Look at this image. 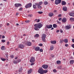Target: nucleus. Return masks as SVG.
Segmentation results:
<instances>
[{
    "mask_svg": "<svg viewBox=\"0 0 74 74\" xmlns=\"http://www.w3.org/2000/svg\"><path fill=\"white\" fill-rule=\"evenodd\" d=\"M46 37H47V35H46L45 34H44L42 35V40L43 42H45V40Z\"/></svg>",
    "mask_w": 74,
    "mask_h": 74,
    "instance_id": "nucleus-1",
    "label": "nucleus"
},
{
    "mask_svg": "<svg viewBox=\"0 0 74 74\" xmlns=\"http://www.w3.org/2000/svg\"><path fill=\"white\" fill-rule=\"evenodd\" d=\"M38 72L40 74H43V69L42 68H39Z\"/></svg>",
    "mask_w": 74,
    "mask_h": 74,
    "instance_id": "nucleus-2",
    "label": "nucleus"
},
{
    "mask_svg": "<svg viewBox=\"0 0 74 74\" xmlns=\"http://www.w3.org/2000/svg\"><path fill=\"white\" fill-rule=\"evenodd\" d=\"M32 3H29L27 4L25 6L26 8H30L32 7Z\"/></svg>",
    "mask_w": 74,
    "mask_h": 74,
    "instance_id": "nucleus-3",
    "label": "nucleus"
},
{
    "mask_svg": "<svg viewBox=\"0 0 74 74\" xmlns=\"http://www.w3.org/2000/svg\"><path fill=\"white\" fill-rule=\"evenodd\" d=\"M20 62H21V60L20 59H18L17 60H14L13 63L14 64H17L18 63H19Z\"/></svg>",
    "mask_w": 74,
    "mask_h": 74,
    "instance_id": "nucleus-4",
    "label": "nucleus"
},
{
    "mask_svg": "<svg viewBox=\"0 0 74 74\" xmlns=\"http://www.w3.org/2000/svg\"><path fill=\"white\" fill-rule=\"evenodd\" d=\"M34 29L35 30H39L40 29H39V27H38V25H37V24H35L34 25Z\"/></svg>",
    "mask_w": 74,
    "mask_h": 74,
    "instance_id": "nucleus-5",
    "label": "nucleus"
},
{
    "mask_svg": "<svg viewBox=\"0 0 74 74\" xmlns=\"http://www.w3.org/2000/svg\"><path fill=\"white\" fill-rule=\"evenodd\" d=\"M18 47L21 49H23L25 48V45L23 44H20L18 45Z\"/></svg>",
    "mask_w": 74,
    "mask_h": 74,
    "instance_id": "nucleus-6",
    "label": "nucleus"
},
{
    "mask_svg": "<svg viewBox=\"0 0 74 74\" xmlns=\"http://www.w3.org/2000/svg\"><path fill=\"white\" fill-rule=\"evenodd\" d=\"M35 61V58L34 57H31L29 61L31 63H33Z\"/></svg>",
    "mask_w": 74,
    "mask_h": 74,
    "instance_id": "nucleus-7",
    "label": "nucleus"
},
{
    "mask_svg": "<svg viewBox=\"0 0 74 74\" xmlns=\"http://www.w3.org/2000/svg\"><path fill=\"white\" fill-rule=\"evenodd\" d=\"M61 1H62V0H56L55 4L56 5L60 4L61 3Z\"/></svg>",
    "mask_w": 74,
    "mask_h": 74,
    "instance_id": "nucleus-8",
    "label": "nucleus"
},
{
    "mask_svg": "<svg viewBox=\"0 0 74 74\" xmlns=\"http://www.w3.org/2000/svg\"><path fill=\"white\" fill-rule=\"evenodd\" d=\"M14 6L15 7H19L22 6V4L21 3H15Z\"/></svg>",
    "mask_w": 74,
    "mask_h": 74,
    "instance_id": "nucleus-9",
    "label": "nucleus"
},
{
    "mask_svg": "<svg viewBox=\"0 0 74 74\" xmlns=\"http://www.w3.org/2000/svg\"><path fill=\"white\" fill-rule=\"evenodd\" d=\"M37 25L38 27H39V28L40 29V28L42 27V26H43V24H42L41 23H39L37 24Z\"/></svg>",
    "mask_w": 74,
    "mask_h": 74,
    "instance_id": "nucleus-10",
    "label": "nucleus"
},
{
    "mask_svg": "<svg viewBox=\"0 0 74 74\" xmlns=\"http://www.w3.org/2000/svg\"><path fill=\"white\" fill-rule=\"evenodd\" d=\"M46 27L47 29H51L52 27V25H47Z\"/></svg>",
    "mask_w": 74,
    "mask_h": 74,
    "instance_id": "nucleus-11",
    "label": "nucleus"
},
{
    "mask_svg": "<svg viewBox=\"0 0 74 74\" xmlns=\"http://www.w3.org/2000/svg\"><path fill=\"white\" fill-rule=\"evenodd\" d=\"M48 66L47 65L44 64L42 66V67L44 69H47L48 68Z\"/></svg>",
    "mask_w": 74,
    "mask_h": 74,
    "instance_id": "nucleus-12",
    "label": "nucleus"
},
{
    "mask_svg": "<svg viewBox=\"0 0 74 74\" xmlns=\"http://www.w3.org/2000/svg\"><path fill=\"white\" fill-rule=\"evenodd\" d=\"M40 49V48L39 47H37L35 48V51H38Z\"/></svg>",
    "mask_w": 74,
    "mask_h": 74,
    "instance_id": "nucleus-13",
    "label": "nucleus"
},
{
    "mask_svg": "<svg viewBox=\"0 0 74 74\" xmlns=\"http://www.w3.org/2000/svg\"><path fill=\"white\" fill-rule=\"evenodd\" d=\"M27 45L28 46H31L32 45V42H27Z\"/></svg>",
    "mask_w": 74,
    "mask_h": 74,
    "instance_id": "nucleus-14",
    "label": "nucleus"
},
{
    "mask_svg": "<svg viewBox=\"0 0 74 74\" xmlns=\"http://www.w3.org/2000/svg\"><path fill=\"white\" fill-rule=\"evenodd\" d=\"M66 29H70L71 28V25L66 26L65 27Z\"/></svg>",
    "mask_w": 74,
    "mask_h": 74,
    "instance_id": "nucleus-15",
    "label": "nucleus"
},
{
    "mask_svg": "<svg viewBox=\"0 0 74 74\" xmlns=\"http://www.w3.org/2000/svg\"><path fill=\"white\" fill-rule=\"evenodd\" d=\"M67 21V19L66 18H63L62 20V21L63 22H66Z\"/></svg>",
    "mask_w": 74,
    "mask_h": 74,
    "instance_id": "nucleus-16",
    "label": "nucleus"
},
{
    "mask_svg": "<svg viewBox=\"0 0 74 74\" xmlns=\"http://www.w3.org/2000/svg\"><path fill=\"white\" fill-rule=\"evenodd\" d=\"M54 14L53 13H50L49 14V16H50V17H51Z\"/></svg>",
    "mask_w": 74,
    "mask_h": 74,
    "instance_id": "nucleus-17",
    "label": "nucleus"
},
{
    "mask_svg": "<svg viewBox=\"0 0 74 74\" xmlns=\"http://www.w3.org/2000/svg\"><path fill=\"white\" fill-rule=\"evenodd\" d=\"M51 44H55L56 43V41H51Z\"/></svg>",
    "mask_w": 74,
    "mask_h": 74,
    "instance_id": "nucleus-18",
    "label": "nucleus"
},
{
    "mask_svg": "<svg viewBox=\"0 0 74 74\" xmlns=\"http://www.w3.org/2000/svg\"><path fill=\"white\" fill-rule=\"evenodd\" d=\"M63 11H67V7H64L63 8Z\"/></svg>",
    "mask_w": 74,
    "mask_h": 74,
    "instance_id": "nucleus-19",
    "label": "nucleus"
},
{
    "mask_svg": "<svg viewBox=\"0 0 74 74\" xmlns=\"http://www.w3.org/2000/svg\"><path fill=\"white\" fill-rule=\"evenodd\" d=\"M61 4L62 5H66V2L64 1H62V2Z\"/></svg>",
    "mask_w": 74,
    "mask_h": 74,
    "instance_id": "nucleus-20",
    "label": "nucleus"
},
{
    "mask_svg": "<svg viewBox=\"0 0 74 74\" xmlns=\"http://www.w3.org/2000/svg\"><path fill=\"white\" fill-rule=\"evenodd\" d=\"M53 27L54 28H56L58 27V25L55 24H53Z\"/></svg>",
    "mask_w": 74,
    "mask_h": 74,
    "instance_id": "nucleus-21",
    "label": "nucleus"
},
{
    "mask_svg": "<svg viewBox=\"0 0 74 74\" xmlns=\"http://www.w3.org/2000/svg\"><path fill=\"white\" fill-rule=\"evenodd\" d=\"M5 49V46H3L1 47V50H2L3 51H4Z\"/></svg>",
    "mask_w": 74,
    "mask_h": 74,
    "instance_id": "nucleus-22",
    "label": "nucleus"
},
{
    "mask_svg": "<svg viewBox=\"0 0 74 74\" xmlns=\"http://www.w3.org/2000/svg\"><path fill=\"white\" fill-rule=\"evenodd\" d=\"M34 37H36V38H38V37H40V35H39V34H35V36H34Z\"/></svg>",
    "mask_w": 74,
    "mask_h": 74,
    "instance_id": "nucleus-23",
    "label": "nucleus"
},
{
    "mask_svg": "<svg viewBox=\"0 0 74 74\" xmlns=\"http://www.w3.org/2000/svg\"><path fill=\"white\" fill-rule=\"evenodd\" d=\"M69 15L71 16L74 17V12L71 13L69 14Z\"/></svg>",
    "mask_w": 74,
    "mask_h": 74,
    "instance_id": "nucleus-24",
    "label": "nucleus"
},
{
    "mask_svg": "<svg viewBox=\"0 0 74 74\" xmlns=\"http://www.w3.org/2000/svg\"><path fill=\"white\" fill-rule=\"evenodd\" d=\"M70 64H73L74 63V60H71L70 61Z\"/></svg>",
    "mask_w": 74,
    "mask_h": 74,
    "instance_id": "nucleus-25",
    "label": "nucleus"
},
{
    "mask_svg": "<svg viewBox=\"0 0 74 74\" xmlns=\"http://www.w3.org/2000/svg\"><path fill=\"white\" fill-rule=\"evenodd\" d=\"M63 41L65 42V43H67V42H68V40L67 39H66L64 40Z\"/></svg>",
    "mask_w": 74,
    "mask_h": 74,
    "instance_id": "nucleus-26",
    "label": "nucleus"
},
{
    "mask_svg": "<svg viewBox=\"0 0 74 74\" xmlns=\"http://www.w3.org/2000/svg\"><path fill=\"white\" fill-rule=\"evenodd\" d=\"M32 69H31L29 70L28 71V73L29 74H30V73H32Z\"/></svg>",
    "mask_w": 74,
    "mask_h": 74,
    "instance_id": "nucleus-27",
    "label": "nucleus"
},
{
    "mask_svg": "<svg viewBox=\"0 0 74 74\" xmlns=\"http://www.w3.org/2000/svg\"><path fill=\"white\" fill-rule=\"evenodd\" d=\"M56 63L58 64H60L61 63V61H60L58 60L57 61Z\"/></svg>",
    "mask_w": 74,
    "mask_h": 74,
    "instance_id": "nucleus-28",
    "label": "nucleus"
},
{
    "mask_svg": "<svg viewBox=\"0 0 74 74\" xmlns=\"http://www.w3.org/2000/svg\"><path fill=\"white\" fill-rule=\"evenodd\" d=\"M48 72V71L47 70H43V74H44V73H47Z\"/></svg>",
    "mask_w": 74,
    "mask_h": 74,
    "instance_id": "nucleus-29",
    "label": "nucleus"
},
{
    "mask_svg": "<svg viewBox=\"0 0 74 74\" xmlns=\"http://www.w3.org/2000/svg\"><path fill=\"white\" fill-rule=\"evenodd\" d=\"M1 59L2 61H5V60H6V59L5 58H1Z\"/></svg>",
    "mask_w": 74,
    "mask_h": 74,
    "instance_id": "nucleus-30",
    "label": "nucleus"
},
{
    "mask_svg": "<svg viewBox=\"0 0 74 74\" xmlns=\"http://www.w3.org/2000/svg\"><path fill=\"white\" fill-rule=\"evenodd\" d=\"M44 4H45V5H47V4H48V2L45 1L44 2Z\"/></svg>",
    "mask_w": 74,
    "mask_h": 74,
    "instance_id": "nucleus-31",
    "label": "nucleus"
},
{
    "mask_svg": "<svg viewBox=\"0 0 74 74\" xmlns=\"http://www.w3.org/2000/svg\"><path fill=\"white\" fill-rule=\"evenodd\" d=\"M22 67H21L20 68L19 70L18 71V72L19 73H21V72H22Z\"/></svg>",
    "mask_w": 74,
    "mask_h": 74,
    "instance_id": "nucleus-32",
    "label": "nucleus"
},
{
    "mask_svg": "<svg viewBox=\"0 0 74 74\" xmlns=\"http://www.w3.org/2000/svg\"><path fill=\"white\" fill-rule=\"evenodd\" d=\"M54 48V47L53 46H51L50 47V49L51 50H53V48Z\"/></svg>",
    "mask_w": 74,
    "mask_h": 74,
    "instance_id": "nucleus-33",
    "label": "nucleus"
},
{
    "mask_svg": "<svg viewBox=\"0 0 74 74\" xmlns=\"http://www.w3.org/2000/svg\"><path fill=\"white\" fill-rule=\"evenodd\" d=\"M70 20L72 21H74V18L73 17H71L70 18Z\"/></svg>",
    "mask_w": 74,
    "mask_h": 74,
    "instance_id": "nucleus-34",
    "label": "nucleus"
},
{
    "mask_svg": "<svg viewBox=\"0 0 74 74\" xmlns=\"http://www.w3.org/2000/svg\"><path fill=\"white\" fill-rule=\"evenodd\" d=\"M33 7L34 9H36L37 8V6H36V5H33Z\"/></svg>",
    "mask_w": 74,
    "mask_h": 74,
    "instance_id": "nucleus-35",
    "label": "nucleus"
},
{
    "mask_svg": "<svg viewBox=\"0 0 74 74\" xmlns=\"http://www.w3.org/2000/svg\"><path fill=\"white\" fill-rule=\"evenodd\" d=\"M41 8H42V7L40 5H39L38 6V8L39 9H41Z\"/></svg>",
    "mask_w": 74,
    "mask_h": 74,
    "instance_id": "nucleus-36",
    "label": "nucleus"
},
{
    "mask_svg": "<svg viewBox=\"0 0 74 74\" xmlns=\"http://www.w3.org/2000/svg\"><path fill=\"white\" fill-rule=\"evenodd\" d=\"M23 10V8L21 7L18 10L19 11H22Z\"/></svg>",
    "mask_w": 74,
    "mask_h": 74,
    "instance_id": "nucleus-37",
    "label": "nucleus"
},
{
    "mask_svg": "<svg viewBox=\"0 0 74 74\" xmlns=\"http://www.w3.org/2000/svg\"><path fill=\"white\" fill-rule=\"evenodd\" d=\"M42 2L41 1L39 2V5H42Z\"/></svg>",
    "mask_w": 74,
    "mask_h": 74,
    "instance_id": "nucleus-38",
    "label": "nucleus"
},
{
    "mask_svg": "<svg viewBox=\"0 0 74 74\" xmlns=\"http://www.w3.org/2000/svg\"><path fill=\"white\" fill-rule=\"evenodd\" d=\"M1 41L2 42H5V40L4 39H2L1 40Z\"/></svg>",
    "mask_w": 74,
    "mask_h": 74,
    "instance_id": "nucleus-39",
    "label": "nucleus"
},
{
    "mask_svg": "<svg viewBox=\"0 0 74 74\" xmlns=\"http://www.w3.org/2000/svg\"><path fill=\"white\" fill-rule=\"evenodd\" d=\"M25 22H26V23H29V22H30V21L29 20H27V21H25Z\"/></svg>",
    "mask_w": 74,
    "mask_h": 74,
    "instance_id": "nucleus-40",
    "label": "nucleus"
},
{
    "mask_svg": "<svg viewBox=\"0 0 74 74\" xmlns=\"http://www.w3.org/2000/svg\"><path fill=\"white\" fill-rule=\"evenodd\" d=\"M38 13L39 14H42V12H38Z\"/></svg>",
    "mask_w": 74,
    "mask_h": 74,
    "instance_id": "nucleus-41",
    "label": "nucleus"
},
{
    "mask_svg": "<svg viewBox=\"0 0 74 74\" xmlns=\"http://www.w3.org/2000/svg\"><path fill=\"white\" fill-rule=\"evenodd\" d=\"M14 56L13 55H12L10 56V58H14Z\"/></svg>",
    "mask_w": 74,
    "mask_h": 74,
    "instance_id": "nucleus-42",
    "label": "nucleus"
},
{
    "mask_svg": "<svg viewBox=\"0 0 74 74\" xmlns=\"http://www.w3.org/2000/svg\"><path fill=\"white\" fill-rule=\"evenodd\" d=\"M53 72L54 73H56V69H54L53 70Z\"/></svg>",
    "mask_w": 74,
    "mask_h": 74,
    "instance_id": "nucleus-43",
    "label": "nucleus"
},
{
    "mask_svg": "<svg viewBox=\"0 0 74 74\" xmlns=\"http://www.w3.org/2000/svg\"><path fill=\"white\" fill-rule=\"evenodd\" d=\"M29 16H30V17H33V14H29Z\"/></svg>",
    "mask_w": 74,
    "mask_h": 74,
    "instance_id": "nucleus-44",
    "label": "nucleus"
},
{
    "mask_svg": "<svg viewBox=\"0 0 74 74\" xmlns=\"http://www.w3.org/2000/svg\"><path fill=\"white\" fill-rule=\"evenodd\" d=\"M5 55V56H6V58H8V54H6Z\"/></svg>",
    "mask_w": 74,
    "mask_h": 74,
    "instance_id": "nucleus-45",
    "label": "nucleus"
},
{
    "mask_svg": "<svg viewBox=\"0 0 74 74\" xmlns=\"http://www.w3.org/2000/svg\"><path fill=\"white\" fill-rule=\"evenodd\" d=\"M40 52H43V50H42V49H41L40 50Z\"/></svg>",
    "mask_w": 74,
    "mask_h": 74,
    "instance_id": "nucleus-46",
    "label": "nucleus"
},
{
    "mask_svg": "<svg viewBox=\"0 0 74 74\" xmlns=\"http://www.w3.org/2000/svg\"><path fill=\"white\" fill-rule=\"evenodd\" d=\"M68 45H69L68 44H66L65 45V47H68Z\"/></svg>",
    "mask_w": 74,
    "mask_h": 74,
    "instance_id": "nucleus-47",
    "label": "nucleus"
},
{
    "mask_svg": "<svg viewBox=\"0 0 74 74\" xmlns=\"http://www.w3.org/2000/svg\"><path fill=\"white\" fill-rule=\"evenodd\" d=\"M63 41V40H60V43H62Z\"/></svg>",
    "mask_w": 74,
    "mask_h": 74,
    "instance_id": "nucleus-48",
    "label": "nucleus"
},
{
    "mask_svg": "<svg viewBox=\"0 0 74 74\" xmlns=\"http://www.w3.org/2000/svg\"><path fill=\"white\" fill-rule=\"evenodd\" d=\"M39 45L40 47H42V44L40 43V44H39Z\"/></svg>",
    "mask_w": 74,
    "mask_h": 74,
    "instance_id": "nucleus-49",
    "label": "nucleus"
},
{
    "mask_svg": "<svg viewBox=\"0 0 74 74\" xmlns=\"http://www.w3.org/2000/svg\"><path fill=\"white\" fill-rule=\"evenodd\" d=\"M71 46L72 47H73V48H74V44H72L71 45Z\"/></svg>",
    "mask_w": 74,
    "mask_h": 74,
    "instance_id": "nucleus-50",
    "label": "nucleus"
},
{
    "mask_svg": "<svg viewBox=\"0 0 74 74\" xmlns=\"http://www.w3.org/2000/svg\"><path fill=\"white\" fill-rule=\"evenodd\" d=\"M51 57H52V58H54V55H51Z\"/></svg>",
    "mask_w": 74,
    "mask_h": 74,
    "instance_id": "nucleus-51",
    "label": "nucleus"
},
{
    "mask_svg": "<svg viewBox=\"0 0 74 74\" xmlns=\"http://www.w3.org/2000/svg\"><path fill=\"white\" fill-rule=\"evenodd\" d=\"M9 44H10V42H7V45H9Z\"/></svg>",
    "mask_w": 74,
    "mask_h": 74,
    "instance_id": "nucleus-52",
    "label": "nucleus"
},
{
    "mask_svg": "<svg viewBox=\"0 0 74 74\" xmlns=\"http://www.w3.org/2000/svg\"><path fill=\"white\" fill-rule=\"evenodd\" d=\"M2 26H3V25L2 24H0V28L2 27Z\"/></svg>",
    "mask_w": 74,
    "mask_h": 74,
    "instance_id": "nucleus-53",
    "label": "nucleus"
},
{
    "mask_svg": "<svg viewBox=\"0 0 74 74\" xmlns=\"http://www.w3.org/2000/svg\"><path fill=\"white\" fill-rule=\"evenodd\" d=\"M60 33H63V30L62 29H60Z\"/></svg>",
    "mask_w": 74,
    "mask_h": 74,
    "instance_id": "nucleus-54",
    "label": "nucleus"
},
{
    "mask_svg": "<svg viewBox=\"0 0 74 74\" xmlns=\"http://www.w3.org/2000/svg\"><path fill=\"white\" fill-rule=\"evenodd\" d=\"M2 38H5V36H2Z\"/></svg>",
    "mask_w": 74,
    "mask_h": 74,
    "instance_id": "nucleus-55",
    "label": "nucleus"
},
{
    "mask_svg": "<svg viewBox=\"0 0 74 74\" xmlns=\"http://www.w3.org/2000/svg\"><path fill=\"white\" fill-rule=\"evenodd\" d=\"M40 21V19H39L38 20H37V22H39Z\"/></svg>",
    "mask_w": 74,
    "mask_h": 74,
    "instance_id": "nucleus-56",
    "label": "nucleus"
},
{
    "mask_svg": "<svg viewBox=\"0 0 74 74\" xmlns=\"http://www.w3.org/2000/svg\"><path fill=\"white\" fill-rule=\"evenodd\" d=\"M62 16V15L61 14H59L58 15V17H60Z\"/></svg>",
    "mask_w": 74,
    "mask_h": 74,
    "instance_id": "nucleus-57",
    "label": "nucleus"
},
{
    "mask_svg": "<svg viewBox=\"0 0 74 74\" xmlns=\"http://www.w3.org/2000/svg\"><path fill=\"white\" fill-rule=\"evenodd\" d=\"M34 63H32L31 64V66H33V65H34Z\"/></svg>",
    "mask_w": 74,
    "mask_h": 74,
    "instance_id": "nucleus-58",
    "label": "nucleus"
},
{
    "mask_svg": "<svg viewBox=\"0 0 74 74\" xmlns=\"http://www.w3.org/2000/svg\"><path fill=\"white\" fill-rule=\"evenodd\" d=\"M59 30H58L56 31V33H59Z\"/></svg>",
    "mask_w": 74,
    "mask_h": 74,
    "instance_id": "nucleus-59",
    "label": "nucleus"
},
{
    "mask_svg": "<svg viewBox=\"0 0 74 74\" xmlns=\"http://www.w3.org/2000/svg\"><path fill=\"white\" fill-rule=\"evenodd\" d=\"M59 21H61L62 20V18H60L59 19Z\"/></svg>",
    "mask_w": 74,
    "mask_h": 74,
    "instance_id": "nucleus-60",
    "label": "nucleus"
},
{
    "mask_svg": "<svg viewBox=\"0 0 74 74\" xmlns=\"http://www.w3.org/2000/svg\"><path fill=\"white\" fill-rule=\"evenodd\" d=\"M7 26H9V25H10V24L9 23H8L7 24Z\"/></svg>",
    "mask_w": 74,
    "mask_h": 74,
    "instance_id": "nucleus-61",
    "label": "nucleus"
},
{
    "mask_svg": "<svg viewBox=\"0 0 74 74\" xmlns=\"http://www.w3.org/2000/svg\"><path fill=\"white\" fill-rule=\"evenodd\" d=\"M34 21H35V22H37V19H36L35 20H34Z\"/></svg>",
    "mask_w": 74,
    "mask_h": 74,
    "instance_id": "nucleus-62",
    "label": "nucleus"
},
{
    "mask_svg": "<svg viewBox=\"0 0 74 74\" xmlns=\"http://www.w3.org/2000/svg\"><path fill=\"white\" fill-rule=\"evenodd\" d=\"M72 41L73 42H74V39H72Z\"/></svg>",
    "mask_w": 74,
    "mask_h": 74,
    "instance_id": "nucleus-63",
    "label": "nucleus"
},
{
    "mask_svg": "<svg viewBox=\"0 0 74 74\" xmlns=\"http://www.w3.org/2000/svg\"><path fill=\"white\" fill-rule=\"evenodd\" d=\"M16 26H19V25L18 23H16Z\"/></svg>",
    "mask_w": 74,
    "mask_h": 74,
    "instance_id": "nucleus-64",
    "label": "nucleus"
}]
</instances>
